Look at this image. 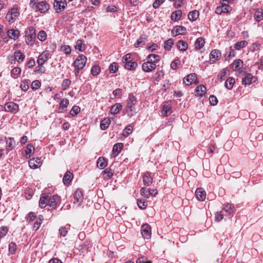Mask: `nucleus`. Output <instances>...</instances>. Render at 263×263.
<instances>
[{"instance_id":"obj_1","label":"nucleus","mask_w":263,"mask_h":263,"mask_svg":"<svg viewBox=\"0 0 263 263\" xmlns=\"http://www.w3.org/2000/svg\"><path fill=\"white\" fill-rule=\"evenodd\" d=\"M35 30L33 27H29L26 32V42L27 45L31 46L35 39Z\"/></svg>"},{"instance_id":"obj_2","label":"nucleus","mask_w":263,"mask_h":263,"mask_svg":"<svg viewBox=\"0 0 263 263\" xmlns=\"http://www.w3.org/2000/svg\"><path fill=\"white\" fill-rule=\"evenodd\" d=\"M159 61V59L154 60L153 61H151L149 60L146 62L143 63L142 68L144 72H148L155 69L156 67V63Z\"/></svg>"},{"instance_id":"obj_3","label":"nucleus","mask_w":263,"mask_h":263,"mask_svg":"<svg viewBox=\"0 0 263 263\" xmlns=\"http://www.w3.org/2000/svg\"><path fill=\"white\" fill-rule=\"evenodd\" d=\"M87 58L83 54H80L74 61L73 65L75 68L83 69L86 63Z\"/></svg>"},{"instance_id":"obj_4","label":"nucleus","mask_w":263,"mask_h":263,"mask_svg":"<svg viewBox=\"0 0 263 263\" xmlns=\"http://www.w3.org/2000/svg\"><path fill=\"white\" fill-rule=\"evenodd\" d=\"M127 102V107L130 111L135 112L136 109L135 106L137 103L136 97L133 94H129Z\"/></svg>"},{"instance_id":"obj_5","label":"nucleus","mask_w":263,"mask_h":263,"mask_svg":"<svg viewBox=\"0 0 263 263\" xmlns=\"http://www.w3.org/2000/svg\"><path fill=\"white\" fill-rule=\"evenodd\" d=\"M183 83L186 85H190L193 83L197 84L198 83V81L197 80L196 74L192 73L187 75L184 78Z\"/></svg>"},{"instance_id":"obj_6","label":"nucleus","mask_w":263,"mask_h":263,"mask_svg":"<svg viewBox=\"0 0 263 263\" xmlns=\"http://www.w3.org/2000/svg\"><path fill=\"white\" fill-rule=\"evenodd\" d=\"M141 234L142 236L147 239L151 237V228L149 224L145 223L141 227Z\"/></svg>"},{"instance_id":"obj_7","label":"nucleus","mask_w":263,"mask_h":263,"mask_svg":"<svg viewBox=\"0 0 263 263\" xmlns=\"http://www.w3.org/2000/svg\"><path fill=\"white\" fill-rule=\"evenodd\" d=\"M66 5V0H54V8L57 12L59 13L64 9Z\"/></svg>"},{"instance_id":"obj_8","label":"nucleus","mask_w":263,"mask_h":263,"mask_svg":"<svg viewBox=\"0 0 263 263\" xmlns=\"http://www.w3.org/2000/svg\"><path fill=\"white\" fill-rule=\"evenodd\" d=\"M5 109L7 112L15 113L18 110V105L12 102H8L5 104Z\"/></svg>"},{"instance_id":"obj_9","label":"nucleus","mask_w":263,"mask_h":263,"mask_svg":"<svg viewBox=\"0 0 263 263\" xmlns=\"http://www.w3.org/2000/svg\"><path fill=\"white\" fill-rule=\"evenodd\" d=\"M49 5L46 1H42L37 4L35 10L39 11L41 13H45L49 9Z\"/></svg>"},{"instance_id":"obj_10","label":"nucleus","mask_w":263,"mask_h":263,"mask_svg":"<svg viewBox=\"0 0 263 263\" xmlns=\"http://www.w3.org/2000/svg\"><path fill=\"white\" fill-rule=\"evenodd\" d=\"M141 194L146 198H148L152 195L155 196L157 192L155 190H151L146 187H142L140 190Z\"/></svg>"},{"instance_id":"obj_11","label":"nucleus","mask_w":263,"mask_h":263,"mask_svg":"<svg viewBox=\"0 0 263 263\" xmlns=\"http://www.w3.org/2000/svg\"><path fill=\"white\" fill-rule=\"evenodd\" d=\"M221 57V52L219 50L214 49L212 50L210 58V61L212 63H214L215 62L216 60H218Z\"/></svg>"},{"instance_id":"obj_12","label":"nucleus","mask_w":263,"mask_h":263,"mask_svg":"<svg viewBox=\"0 0 263 263\" xmlns=\"http://www.w3.org/2000/svg\"><path fill=\"white\" fill-rule=\"evenodd\" d=\"M172 32L174 36L184 35L186 33V28L183 26H177L172 30Z\"/></svg>"},{"instance_id":"obj_13","label":"nucleus","mask_w":263,"mask_h":263,"mask_svg":"<svg viewBox=\"0 0 263 263\" xmlns=\"http://www.w3.org/2000/svg\"><path fill=\"white\" fill-rule=\"evenodd\" d=\"M49 53L46 52H43L40 55L37 60V63L40 66H42L45 62L48 60Z\"/></svg>"},{"instance_id":"obj_14","label":"nucleus","mask_w":263,"mask_h":263,"mask_svg":"<svg viewBox=\"0 0 263 263\" xmlns=\"http://www.w3.org/2000/svg\"><path fill=\"white\" fill-rule=\"evenodd\" d=\"M197 199L200 201H204L206 197L205 192L202 188L197 189L195 192Z\"/></svg>"},{"instance_id":"obj_15","label":"nucleus","mask_w":263,"mask_h":263,"mask_svg":"<svg viewBox=\"0 0 263 263\" xmlns=\"http://www.w3.org/2000/svg\"><path fill=\"white\" fill-rule=\"evenodd\" d=\"M234 206L232 204L228 203L224 205L222 211L224 212L227 215H230L234 213Z\"/></svg>"},{"instance_id":"obj_16","label":"nucleus","mask_w":263,"mask_h":263,"mask_svg":"<svg viewBox=\"0 0 263 263\" xmlns=\"http://www.w3.org/2000/svg\"><path fill=\"white\" fill-rule=\"evenodd\" d=\"M73 177V175L72 173H71L70 171H67L63 178V183L67 185L69 184V183L71 182V180L72 179Z\"/></svg>"},{"instance_id":"obj_17","label":"nucleus","mask_w":263,"mask_h":263,"mask_svg":"<svg viewBox=\"0 0 263 263\" xmlns=\"http://www.w3.org/2000/svg\"><path fill=\"white\" fill-rule=\"evenodd\" d=\"M40 159L39 158H32L29 161V165L30 168L32 169H35L40 167Z\"/></svg>"},{"instance_id":"obj_18","label":"nucleus","mask_w":263,"mask_h":263,"mask_svg":"<svg viewBox=\"0 0 263 263\" xmlns=\"http://www.w3.org/2000/svg\"><path fill=\"white\" fill-rule=\"evenodd\" d=\"M49 195H43L40 198L39 201V206L42 209L44 208L48 204Z\"/></svg>"},{"instance_id":"obj_19","label":"nucleus","mask_w":263,"mask_h":263,"mask_svg":"<svg viewBox=\"0 0 263 263\" xmlns=\"http://www.w3.org/2000/svg\"><path fill=\"white\" fill-rule=\"evenodd\" d=\"M143 183L145 185L149 186L153 182V178L150 176V174L149 172H146L144 173L143 177Z\"/></svg>"},{"instance_id":"obj_20","label":"nucleus","mask_w":263,"mask_h":263,"mask_svg":"<svg viewBox=\"0 0 263 263\" xmlns=\"http://www.w3.org/2000/svg\"><path fill=\"white\" fill-rule=\"evenodd\" d=\"M7 34L10 38L16 40L18 38L20 31L18 30L10 29L8 31Z\"/></svg>"},{"instance_id":"obj_21","label":"nucleus","mask_w":263,"mask_h":263,"mask_svg":"<svg viewBox=\"0 0 263 263\" xmlns=\"http://www.w3.org/2000/svg\"><path fill=\"white\" fill-rule=\"evenodd\" d=\"M59 199V197L57 195H54L53 196H49L48 204L52 208H55L57 205V201Z\"/></svg>"},{"instance_id":"obj_22","label":"nucleus","mask_w":263,"mask_h":263,"mask_svg":"<svg viewBox=\"0 0 263 263\" xmlns=\"http://www.w3.org/2000/svg\"><path fill=\"white\" fill-rule=\"evenodd\" d=\"M253 79L254 78L251 73H247L243 78L242 83L244 85H250L252 83Z\"/></svg>"},{"instance_id":"obj_23","label":"nucleus","mask_w":263,"mask_h":263,"mask_svg":"<svg viewBox=\"0 0 263 263\" xmlns=\"http://www.w3.org/2000/svg\"><path fill=\"white\" fill-rule=\"evenodd\" d=\"M177 48L181 51H186L188 48L187 44L184 41L180 40L177 43Z\"/></svg>"},{"instance_id":"obj_24","label":"nucleus","mask_w":263,"mask_h":263,"mask_svg":"<svg viewBox=\"0 0 263 263\" xmlns=\"http://www.w3.org/2000/svg\"><path fill=\"white\" fill-rule=\"evenodd\" d=\"M107 162L103 157H100L99 158L97 161V166L99 168L103 169L107 166Z\"/></svg>"},{"instance_id":"obj_25","label":"nucleus","mask_w":263,"mask_h":263,"mask_svg":"<svg viewBox=\"0 0 263 263\" xmlns=\"http://www.w3.org/2000/svg\"><path fill=\"white\" fill-rule=\"evenodd\" d=\"M195 90L197 95L202 96L206 92V87L203 85H200L196 88Z\"/></svg>"},{"instance_id":"obj_26","label":"nucleus","mask_w":263,"mask_h":263,"mask_svg":"<svg viewBox=\"0 0 263 263\" xmlns=\"http://www.w3.org/2000/svg\"><path fill=\"white\" fill-rule=\"evenodd\" d=\"M74 198L77 202H81L83 199V194L79 190H77L74 194Z\"/></svg>"},{"instance_id":"obj_27","label":"nucleus","mask_w":263,"mask_h":263,"mask_svg":"<svg viewBox=\"0 0 263 263\" xmlns=\"http://www.w3.org/2000/svg\"><path fill=\"white\" fill-rule=\"evenodd\" d=\"M110 122L111 120L110 118H105L103 120H102L100 123V127L101 129H106L110 124Z\"/></svg>"},{"instance_id":"obj_28","label":"nucleus","mask_w":263,"mask_h":263,"mask_svg":"<svg viewBox=\"0 0 263 263\" xmlns=\"http://www.w3.org/2000/svg\"><path fill=\"white\" fill-rule=\"evenodd\" d=\"M182 11L180 10L173 12L171 15V19L174 21L179 20L182 16Z\"/></svg>"},{"instance_id":"obj_29","label":"nucleus","mask_w":263,"mask_h":263,"mask_svg":"<svg viewBox=\"0 0 263 263\" xmlns=\"http://www.w3.org/2000/svg\"><path fill=\"white\" fill-rule=\"evenodd\" d=\"M234 83L235 79L232 77H230L227 80L226 82H225L224 86L227 89H231Z\"/></svg>"},{"instance_id":"obj_30","label":"nucleus","mask_w":263,"mask_h":263,"mask_svg":"<svg viewBox=\"0 0 263 263\" xmlns=\"http://www.w3.org/2000/svg\"><path fill=\"white\" fill-rule=\"evenodd\" d=\"M7 149L11 151L14 147L15 141L12 138H9L6 141Z\"/></svg>"},{"instance_id":"obj_31","label":"nucleus","mask_w":263,"mask_h":263,"mask_svg":"<svg viewBox=\"0 0 263 263\" xmlns=\"http://www.w3.org/2000/svg\"><path fill=\"white\" fill-rule=\"evenodd\" d=\"M123 147V144L122 143H118L114 145L112 153L116 155H118Z\"/></svg>"},{"instance_id":"obj_32","label":"nucleus","mask_w":263,"mask_h":263,"mask_svg":"<svg viewBox=\"0 0 263 263\" xmlns=\"http://www.w3.org/2000/svg\"><path fill=\"white\" fill-rule=\"evenodd\" d=\"M198 16L199 12L197 10H193L190 12L188 14L189 19L192 21L196 20Z\"/></svg>"},{"instance_id":"obj_33","label":"nucleus","mask_w":263,"mask_h":263,"mask_svg":"<svg viewBox=\"0 0 263 263\" xmlns=\"http://www.w3.org/2000/svg\"><path fill=\"white\" fill-rule=\"evenodd\" d=\"M70 225L69 224H66L64 227H62L59 229V233L62 236H65L68 232V230L70 229Z\"/></svg>"},{"instance_id":"obj_34","label":"nucleus","mask_w":263,"mask_h":263,"mask_svg":"<svg viewBox=\"0 0 263 263\" xmlns=\"http://www.w3.org/2000/svg\"><path fill=\"white\" fill-rule=\"evenodd\" d=\"M122 108V105L120 103H117L111 107V113L116 115L118 114Z\"/></svg>"},{"instance_id":"obj_35","label":"nucleus","mask_w":263,"mask_h":263,"mask_svg":"<svg viewBox=\"0 0 263 263\" xmlns=\"http://www.w3.org/2000/svg\"><path fill=\"white\" fill-rule=\"evenodd\" d=\"M204 40L201 37L198 38L195 42V48L200 49L204 44Z\"/></svg>"},{"instance_id":"obj_36","label":"nucleus","mask_w":263,"mask_h":263,"mask_svg":"<svg viewBox=\"0 0 263 263\" xmlns=\"http://www.w3.org/2000/svg\"><path fill=\"white\" fill-rule=\"evenodd\" d=\"M137 65H138L136 62L130 61L125 63L124 67L126 69L131 70L135 69L137 66Z\"/></svg>"},{"instance_id":"obj_37","label":"nucleus","mask_w":263,"mask_h":263,"mask_svg":"<svg viewBox=\"0 0 263 263\" xmlns=\"http://www.w3.org/2000/svg\"><path fill=\"white\" fill-rule=\"evenodd\" d=\"M248 44V42L247 41L243 40L241 41L240 42H237L235 44L234 48L235 49L239 50L242 48L245 47Z\"/></svg>"},{"instance_id":"obj_38","label":"nucleus","mask_w":263,"mask_h":263,"mask_svg":"<svg viewBox=\"0 0 263 263\" xmlns=\"http://www.w3.org/2000/svg\"><path fill=\"white\" fill-rule=\"evenodd\" d=\"M15 59L18 62H22L25 59V55L20 51H16L14 53Z\"/></svg>"},{"instance_id":"obj_39","label":"nucleus","mask_w":263,"mask_h":263,"mask_svg":"<svg viewBox=\"0 0 263 263\" xmlns=\"http://www.w3.org/2000/svg\"><path fill=\"white\" fill-rule=\"evenodd\" d=\"M18 12L17 8H12L10 12H9L7 14V17H9L10 18L13 19V16L16 17L17 16Z\"/></svg>"},{"instance_id":"obj_40","label":"nucleus","mask_w":263,"mask_h":263,"mask_svg":"<svg viewBox=\"0 0 263 263\" xmlns=\"http://www.w3.org/2000/svg\"><path fill=\"white\" fill-rule=\"evenodd\" d=\"M173 45H174V40L170 39L165 42L164 48L165 50H170Z\"/></svg>"},{"instance_id":"obj_41","label":"nucleus","mask_w":263,"mask_h":263,"mask_svg":"<svg viewBox=\"0 0 263 263\" xmlns=\"http://www.w3.org/2000/svg\"><path fill=\"white\" fill-rule=\"evenodd\" d=\"M119 68V66L117 63L114 62L111 63L109 67V71L110 73H115L116 72Z\"/></svg>"},{"instance_id":"obj_42","label":"nucleus","mask_w":263,"mask_h":263,"mask_svg":"<svg viewBox=\"0 0 263 263\" xmlns=\"http://www.w3.org/2000/svg\"><path fill=\"white\" fill-rule=\"evenodd\" d=\"M162 114L164 116H167L171 114V107L167 105H163Z\"/></svg>"},{"instance_id":"obj_43","label":"nucleus","mask_w":263,"mask_h":263,"mask_svg":"<svg viewBox=\"0 0 263 263\" xmlns=\"http://www.w3.org/2000/svg\"><path fill=\"white\" fill-rule=\"evenodd\" d=\"M242 64V62L240 60L235 61L232 64L231 66L234 70H236L240 68L241 65Z\"/></svg>"},{"instance_id":"obj_44","label":"nucleus","mask_w":263,"mask_h":263,"mask_svg":"<svg viewBox=\"0 0 263 263\" xmlns=\"http://www.w3.org/2000/svg\"><path fill=\"white\" fill-rule=\"evenodd\" d=\"M34 151V147L31 144H28L27 146V149L26 150V155H29V157H30L33 153Z\"/></svg>"},{"instance_id":"obj_45","label":"nucleus","mask_w":263,"mask_h":263,"mask_svg":"<svg viewBox=\"0 0 263 263\" xmlns=\"http://www.w3.org/2000/svg\"><path fill=\"white\" fill-rule=\"evenodd\" d=\"M101 69L98 65H94L91 69V73L93 76H97L99 74Z\"/></svg>"},{"instance_id":"obj_46","label":"nucleus","mask_w":263,"mask_h":263,"mask_svg":"<svg viewBox=\"0 0 263 263\" xmlns=\"http://www.w3.org/2000/svg\"><path fill=\"white\" fill-rule=\"evenodd\" d=\"M47 34L45 31L43 30L40 31L37 34V38L41 41H44L46 40Z\"/></svg>"},{"instance_id":"obj_47","label":"nucleus","mask_w":263,"mask_h":263,"mask_svg":"<svg viewBox=\"0 0 263 263\" xmlns=\"http://www.w3.org/2000/svg\"><path fill=\"white\" fill-rule=\"evenodd\" d=\"M20 87L22 90L27 91L29 89V82L28 80L22 81L20 85Z\"/></svg>"},{"instance_id":"obj_48","label":"nucleus","mask_w":263,"mask_h":263,"mask_svg":"<svg viewBox=\"0 0 263 263\" xmlns=\"http://www.w3.org/2000/svg\"><path fill=\"white\" fill-rule=\"evenodd\" d=\"M69 104V101L67 99H63L60 103V109H63L67 107Z\"/></svg>"},{"instance_id":"obj_49","label":"nucleus","mask_w":263,"mask_h":263,"mask_svg":"<svg viewBox=\"0 0 263 263\" xmlns=\"http://www.w3.org/2000/svg\"><path fill=\"white\" fill-rule=\"evenodd\" d=\"M137 204L139 208L141 209H144L147 206V203L142 199H138Z\"/></svg>"},{"instance_id":"obj_50","label":"nucleus","mask_w":263,"mask_h":263,"mask_svg":"<svg viewBox=\"0 0 263 263\" xmlns=\"http://www.w3.org/2000/svg\"><path fill=\"white\" fill-rule=\"evenodd\" d=\"M41 86V83L39 80H35L32 82L31 87L33 90H36Z\"/></svg>"},{"instance_id":"obj_51","label":"nucleus","mask_w":263,"mask_h":263,"mask_svg":"<svg viewBox=\"0 0 263 263\" xmlns=\"http://www.w3.org/2000/svg\"><path fill=\"white\" fill-rule=\"evenodd\" d=\"M16 249V245L14 242H11L9 245V252L11 254H13L15 253V251Z\"/></svg>"},{"instance_id":"obj_52","label":"nucleus","mask_w":263,"mask_h":263,"mask_svg":"<svg viewBox=\"0 0 263 263\" xmlns=\"http://www.w3.org/2000/svg\"><path fill=\"white\" fill-rule=\"evenodd\" d=\"M180 64L179 60L176 59L174 60L171 64V67L173 69H176L178 68V65Z\"/></svg>"},{"instance_id":"obj_53","label":"nucleus","mask_w":263,"mask_h":263,"mask_svg":"<svg viewBox=\"0 0 263 263\" xmlns=\"http://www.w3.org/2000/svg\"><path fill=\"white\" fill-rule=\"evenodd\" d=\"M221 6L223 13H228L232 10V8L228 4H222Z\"/></svg>"},{"instance_id":"obj_54","label":"nucleus","mask_w":263,"mask_h":263,"mask_svg":"<svg viewBox=\"0 0 263 263\" xmlns=\"http://www.w3.org/2000/svg\"><path fill=\"white\" fill-rule=\"evenodd\" d=\"M80 111V108L78 106H73L71 110V114L73 115H76L78 114Z\"/></svg>"},{"instance_id":"obj_55","label":"nucleus","mask_w":263,"mask_h":263,"mask_svg":"<svg viewBox=\"0 0 263 263\" xmlns=\"http://www.w3.org/2000/svg\"><path fill=\"white\" fill-rule=\"evenodd\" d=\"M61 50L67 54H69L71 51L70 47L68 45L63 46L61 47Z\"/></svg>"},{"instance_id":"obj_56","label":"nucleus","mask_w":263,"mask_h":263,"mask_svg":"<svg viewBox=\"0 0 263 263\" xmlns=\"http://www.w3.org/2000/svg\"><path fill=\"white\" fill-rule=\"evenodd\" d=\"M223 211L217 212L215 214V220L217 221H219L223 218Z\"/></svg>"},{"instance_id":"obj_57","label":"nucleus","mask_w":263,"mask_h":263,"mask_svg":"<svg viewBox=\"0 0 263 263\" xmlns=\"http://www.w3.org/2000/svg\"><path fill=\"white\" fill-rule=\"evenodd\" d=\"M8 232V228L6 227H2L0 228V237H3L6 235Z\"/></svg>"},{"instance_id":"obj_58","label":"nucleus","mask_w":263,"mask_h":263,"mask_svg":"<svg viewBox=\"0 0 263 263\" xmlns=\"http://www.w3.org/2000/svg\"><path fill=\"white\" fill-rule=\"evenodd\" d=\"M71 83V81L69 79H65L62 83V86L64 88V89L65 90L67 89L70 84Z\"/></svg>"},{"instance_id":"obj_59","label":"nucleus","mask_w":263,"mask_h":263,"mask_svg":"<svg viewBox=\"0 0 263 263\" xmlns=\"http://www.w3.org/2000/svg\"><path fill=\"white\" fill-rule=\"evenodd\" d=\"M103 173L105 174H107V177L108 179L111 178L113 175L114 173L110 168H106Z\"/></svg>"},{"instance_id":"obj_60","label":"nucleus","mask_w":263,"mask_h":263,"mask_svg":"<svg viewBox=\"0 0 263 263\" xmlns=\"http://www.w3.org/2000/svg\"><path fill=\"white\" fill-rule=\"evenodd\" d=\"M83 41L81 40H78L76 42L75 48L80 51H82Z\"/></svg>"},{"instance_id":"obj_61","label":"nucleus","mask_w":263,"mask_h":263,"mask_svg":"<svg viewBox=\"0 0 263 263\" xmlns=\"http://www.w3.org/2000/svg\"><path fill=\"white\" fill-rule=\"evenodd\" d=\"M254 17L256 21H260L262 18V13L260 11H256L254 14Z\"/></svg>"},{"instance_id":"obj_62","label":"nucleus","mask_w":263,"mask_h":263,"mask_svg":"<svg viewBox=\"0 0 263 263\" xmlns=\"http://www.w3.org/2000/svg\"><path fill=\"white\" fill-rule=\"evenodd\" d=\"M210 103L212 105H215L218 103L217 98L214 96H211L209 98Z\"/></svg>"},{"instance_id":"obj_63","label":"nucleus","mask_w":263,"mask_h":263,"mask_svg":"<svg viewBox=\"0 0 263 263\" xmlns=\"http://www.w3.org/2000/svg\"><path fill=\"white\" fill-rule=\"evenodd\" d=\"M184 0H173L174 5L176 8L180 7L183 4Z\"/></svg>"},{"instance_id":"obj_64","label":"nucleus","mask_w":263,"mask_h":263,"mask_svg":"<svg viewBox=\"0 0 263 263\" xmlns=\"http://www.w3.org/2000/svg\"><path fill=\"white\" fill-rule=\"evenodd\" d=\"M132 55L130 54H127L125 55L123 58V61L125 63H127L128 62L132 61Z\"/></svg>"}]
</instances>
